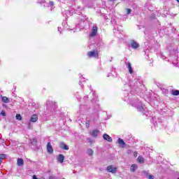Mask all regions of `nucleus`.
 <instances>
[{"mask_svg":"<svg viewBox=\"0 0 179 179\" xmlns=\"http://www.w3.org/2000/svg\"><path fill=\"white\" fill-rule=\"evenodd\" d=\"M87 153L90 156H93V150L92 149H88L87 151Z\"/></svg>","mask_w":179,"mask_h":179,"instance_id":"nucleus-19","label":"nucleus"},{"mask_svg":"<svg viewBox=\"0 0 179 179\" xmlns=\"http://www.w3.org/2000/svg\"><path fill=\"white\" fill-rule=\"evenodd\" d=\"M2 164V160H0V166Z\"/></svg>","mask_w":179,"mask_h":179,"instance_id":"nucleus-38","label":"nucleus"},{"mask_svg":"<svg viewBox=\"0 0 179 179\" xmlns=\"http://www.w3.org/2000/svg\"><path fill=\"white\" fill-rule=\"evenodd\" d=\"M59 148L63 149V150H69V146H68L65 143L61 142L59 144Z\"/></svg>","mask_w":179,"mask_h":179,"instance_id":"nucleus-5","label":"nucleus"},{"mask_svg":"<svg viewBox=\"0 0 179 179\" xmlns=\"http://www.w3.org/2000/svg\"><path fill=\"white\" fill-rule=\"evenodd\" d=\"M1 100L3 101V103H10V100L9 99V98L6 97V96H1Z\"/></svg>","mask_w":179,"mask_h":179,"instance_id":"nucleus-16","label":"nucleus"},{"mask_svg":"<svg viewBox=\"0 0 179 179\" xmlns=\"http://www.w3.org/2000/svg\"><path fill=\"white\" fill-rule=\"evenodd\" d=\"M96 34H97V27L96 26H94L92 28V33L90 34V37H94V36H96Z\"/></svg>","mask_w":179,"mask_h":179,"instance_id":"nucleus-9","label":"nucleus"},{"mask_svg":"<svg viewBox=\"0 0 179 179\" xmlns=\"http://www.w3.org/2000/svg\"><path fill=\"white\" fill-rule=\"evenodd\" d=\"M46 149H47L48 153H50V155H52V153H54V149L52 148V145H51L50 142L48 143Z\"/></svg>","mask_w":179,"mask_h":179,"instance_id":"nucleus-4","label":"nucleus"},{"mask_svg":"<svg viewBox=\"0 0 179 179\" xmlns=\"http://www.w3.org/2000/svg\"><path fill=\"white\" fill-rule=\"evenodd\" d=\"M137 110L143 114H145V108H143V105L142 103H139L138 105L136 106Z\"/></svg>","mask_w":179,"mask_h":179,"instance_id":"nucleus-7","label":"nucleus"},{"mask_svg":"<svg viewBox=\"0 0 179 179\" xmlns=\"http://www.w3.org/2000/svg\"><path fill=\"white\" fill-rule=\"evenodd\" d=\"M49 179H57V178L55 176H50L49 177Z\"/></svg>","mask_w":179,"mask_h":179,"instance_id":"nucleus-30","label":"nucleus"},{"mask_svg":"<svg viewBox=\"0 0 179 179\" xmlns=\"http://www.w3.org/2000/svg\"><path fill=\"white\" fill-rule=\"evenodd\" d=\"M148 179H154L153 176L150 175Z\"/></svg>","mask_w":179,"mask_h":179,"instance_id":"nucleus-34","label":"nucleus"},{"mask_svg":"<svg viewBox=\"0 0 179 179\" xmlns=\"http://www.w3.org/2000/svg\"><path fill=\"white\" fill-rule=\"evenodd\" d=\"M57 160L59 162V163H64V160H65V156H64L62 154H59L58 155Z\"/></svg>","mask_w":179,"mask_h":179,"instance_id":"nucleus-12","label":"nucleus"},{"mask_svg":"<svg viewBox=\"0 0 179 179\" xmlns=\"http://www.w3.org/2000/svg\"><path fill=\"white\" fill-rule=\"evenodd\" d=\"M78 101H79V99H78Z\"/></svg>","mask_w":179,"mask_h":179,"instance_id":"nucleus-42","label":"nucleus"},{"mask_svg":"<svg viewBox=\"0 0 179 179\" xmlns=\"http://www.w3.org/2000/svg\"><path fill=\"white\" fill-rule=\"evenodd\" d=\"M163 92H164V93H166V94H169V90H164V91Z\"/></svg>","mask_w":179,"mask_h":179,"instance_id":"nucleus-33","label":"nucleus"},{"mask_svg":"<svg viewBox=\"0 0 179 179\" xmlns=\"http://www.w3.org/2000/svg\"><path fill=\"white\" fill-rule=\"evenodd\" d=\"M86 127L87 128H89V127H90V121H87V122H86Z\"/></svg>","mask_w":179,"mask_h":179,"instance_id":"nucleus-27","label":"nucleus"},{"mask_svg":"<svg viewBox=\"0 0 179 179\" xmlns=\"http://www.w3.org/2000/svg\"><path fill=\"white\" fill-rule=\"evenodd\" d=\"M134 157H136V156H138V152H134Z\"/></svg>","mask_w":179,"mask_h":179,"instance_id":"nucleus-32","label":"nucleus"},{"mask_svg":"<svg viewBox=\"0 0 179 179\" xmlns=\"http://www.w3.org/2000/svg\"><path fill=\"white\" fill-rule=\"evenodd\" d=\"M103 138L105 141H107L108 142H113V138L107 134H103Z\"/></svg>","mask_w":179,"mask_h":179,"instance_id":"nucleus-8","label":"nucleus"},{"mask_svg":"<svg viewBox=\"0 0 179 179\" xmlns=\"http://www.w3.org/2000/svg\"><path fill=\"white\" fill-rule=\"evenodd\" d=\"M17 166H22L23 164H24V162L23 161V159L19 158L17 162Z\"/></svg>","mask_w":179,"mask_h":179,"instance_id":"nucleus-17","label":"nucleus"},{"mask_svg":"<svg viewBox=\"0 0 179 179\" xmlns=\"http://www.w3.org/2000/svg\"><path fill=\"white\" fill-rule=\"evenodd\" d=\"M54 6V2L50 1V5L48 6Z\"/></svg>","mask_w":179,"mask_h":179,"instance_id":"nucleus-31","label":"nucleus"},{"mask_svg":"<svg viewBox=\"0 0 179 179\" xmlns=\"http://www.w3.org/2000/svg\"><path fill=\"white\" fill-rule=\"evenodd\" d=\"M38 120V116L37 115L34 114L31 117L30 122H37Z\"/></svg>","mask_w":179,"mask_h":179,"instance_id":"nucleus-11","label":"nucleus"},{"mask_svg":"<svg viewBox=\"0 0 179 179\" xmlns=\"http://www.w3.org/2000/svg\"><path fill=\"white\" fill-rule=\"evenodd\" d=\"M171 94H172V96H179V90H172L171 91Z\"/></svg>","mask_w":179,"mask_h":179,"instance_id":"nucleus-15","label":"nucleus"},{"mask_svg":"<svg viewBox=\"0 0 179 179\" xmlns=\"http://www.w3.org/2000/svg\"><path fill=\"white\" fill-rule=\"evenodd\" d=\"M138 163H141V164H143L144 162H143V157H138Z\"/></svg>","mask_w":179,"mask_h":179,"instance_id":"nucleus-23","label":"nucleus"},{"mask_svg":"<svg viewBox=\"0 0 179 179\" xmlns=\"http://www.w3.org/2000/svg\"><path fill=\"white\" fill-rule=\"evenodd\" d=\"M109 1H114V0H109Z\"/></svg>","mask_w":179,"mask_h":179,"instance_id":"nucleus-41","label":"nucleus"},{"mask_svg":"<svg viewBox=\"0 0 179 179\" xmlns=\"http://www.w3.org/2000/svg\"><path fill=\"white\" fill-rule=\"evenodd\" d=\"M178 179H179V177L178 178Z\"/></svg>","mask_w":179,"mask_h":179,"instance_id":"nucleus-43","label":"nucleus"},{"mask_svg":"<svg viewBox=\"0 0 179 179\" xmlns=\"http://www.w3.org/2000/svg\"><path fill=\"white\" fill-rule=\"evenodd\" d=\"M117 143L119 144V146H120V148H125V141H124V140H122V138H118Z\"/></svg>","mask_w":179,"mask_h":179,"instance_id":"nucleus-10","label":"nucleus"},{"mask_svg":"<svg viewBox=\"0 0 179 179\" xmlns=\"http://www.w3.org/2000/svg\"><path fill=\"white\" fill-rule=\"evenodd\" d=\"M3 159H6V155L5 154H0V160H3Z\"/></svg>","mask_w":179,"mask_h":179,"instance_id":"nucleus-20","label":"nucleus"},{"mask_svg":"<svg viewBox=\"0 0 179 179\" xmlns=\"http://www.w3.org/2000/svg\"><path fill=\"white\" fill-rule=\"evenodd\" d=\"M58 30H59V27H58Z\"/></svg>","mask_w":179,"mask_h":179,"instance_id":"nucleus-40","label":"nucleus"},{"mask_svg":"<svg viewBox=\"0 0 179 179\" xmlns=\"http://www.w3.org/2000/svg\"><path fill=\"white\" fill-rule=\"evenodd\" d=\"M84 78L83 77L82 78H80V82H79V85H80V86H82V80H83V82L84 81Z\"/></svg>","mask_w":179,"mask_h":179,"instance_id":"nucleus-28","label":"nucleus"},{"mask_svg":"<svg viewBox=\"0 0 179 179\" xmlns=\"http://www.w3.org/2000/svg\"><path fill=\"white\" fill-rule=\"evenodd\" d=\"M46 106L48 110H50L51 113H54V111H55L56 109L58 108V106H57V102H54L52 101H48L46 102Z\"/></svg>","mask_w":179,"mask_h":179,"instance_id":"nucleus-1","label":"nucleus"},{"mask_svg":"<svg viewBox=\"0 0 179 179\" xmlns=\"http://www.w3.org/2000/svg\"><path fill=\"white\" fill-rule=\"evenodd\" d=\"M177 1V2H178L179 3V0H176Z\"/></svg>","mask_w":179,"mask_h":179,"instance_id":"nucleus-39","label":"nucleus"},{"mask_svg":"<svg viewBox=\"0 0 179 179\" xmlns=\"http://www.w3.org/2000/svg\"><path fill=\"white\" fill-rule=\"evenodd\" d=\"M87 141L89 142V143H90V145L94 143V141H93L91 138H87Z\"/></svg>","mask_w":179,"mask_h":179,"instance_id":"nucleus-22","label":"nucleus"},{"mask_svg":"<svg viewBox=\"0 0 179 179\" xmlns=\"http://www.w3.org/2000/svg\"><path fill=\"white\" fill-rule=\"evenodd\" d=\"M89 58H97L99 57V50H92L87 52Z\"/></svg>","mask_w":179,"mask_h":179,"instance_id":"nucleus-2","label":"nucleus"},{"mask_svg":"<svg viewBox=\"0 0 179 179\" xmlns=\"http://www.w3.org/2000/svg\"><path fill=\"white\" fill-rule=\"evenodd\" d=\"M1 115H3V117H6V113L5 112V110H2L1 112Z\"/></svg>","mask_w":179,"mask_h":179,"instance_id":"nucleus-25","label":"nucleus"},{"mask_svg":"<svg viewBox=\"0 0 179 179\" xmlns=\"http://www.w3.org/2000/svg\"><path fill=\"white\" fill-rule=\"evenodd\" d=\"M130 47L134 49L139 48V43H136L135 41H131L130 43Z\"/></svg>","mask_w":179,"mask_h":179,"instance_id":"nucleus-6","label":"nucleus"},{"mask_svg":"<svg viewBox=\"0 0 179 179\" xmlns=\"http://www.w3.org/2000/svg\"><path fill=\"white\" fill-rule=\"evenodd\" d=\"M32 178L33 179H38L36 175H34Z\"/></svg>","mask_w":179,"mask_h":179,"instance_id":"nucleus-35","label":"nucleus"},{"mask_svg":"<svg viewBox=\"0 0 179 179\" xmlns=\"http://www.w3.org/2000/svg\"><path fill=\"white\" fill-rule=\"evenodd\" d=\"M16 120H18V121H22V115L20 114L16 115Z\"/></svg>","mask_w":179,"mask_h":179,"instance_id":"nucleus-21","label":"nucleus"},{"mask_svg":"<svg viewBox=\"0 0 179 179\" xmlns=\"http://www.w3.org/2000/svg\"><path fill=\"white\" fill-rule=\"evenodd\" d=\"M137 169H138V165H136V164H133L130 167V171L132 173H135V171H136Z\"/></svg>","mask_w":179,"mask_h":179,"instance_id":"nucleus-13","label":"nucleus"},{"mask_svg":"<svg viewBox=\"0 0 179 179\" xmlns=\"http://www.w3.org/2000/svg\"><path fill=\"white\" fill-rule=\"evenodd\" d=\"M126 66H127L128 69L132 66L129 62H126Z\"/></svg>","mask_w":179,"mask_h":179,"instance_id":"nucleus-24","label":"nucleus"},{"mask_svg":"<svg viewBox=\"0 0 179 179\" xmlns=\"http://www.w3.org/2000/svg\"><path fill=\"white\" fill-rule=\"evenodd\" d=\"M89 97L87 96H84V100L86 101Z\"/></svg>","mask_w":179,"mask_h":179,"instance_id":"nucleus-36","label":"nucleus"},{"mask_svg":"<svg viewBox=\"0 0 179 179\" xmlns=\"http://www.w3.org/2000/svg\"><path fill=\"white\" fill-rule=\"evenodd\" d=\"M129 73H134V69H132V66L129 68Z\"/></svg>","mask_w":179,"mask_h":179,"instance_id":"nucleus-26","label":"nucleus"},{"mask_svg":"<svg viewBox=\"0 0 179 179\" xmlns=\"http://www.w3.org/2000/svg\"><path fill=\"white\" fill-rule=\"evenodd\" d=\"M31 145L32 146H36L37 145V139H36V138L31 139Z\"/></svg>","mask_w":179,"mask_h":179,"instance_id":"nucleus-18","label":"nucleus"},{"mask_svg":"<svg viewBox=\"0 0 179 179\" xmlns=\"http://www.w3.org/2000/svg\"><path fill=\"white\" fill-rule=\"evenodd\" d=\"M99 130L94 129L91 133V135L92 136H94V138H96V136H99Z\"/></svg>","mask_w":179,"mask_h":179,"instance_id":"nucleus-14","label":"nucleus"},{"mask_svg":"<svg viewBox=\"0 0 179 179\" xmlns=\"http://www.w3.org/2000/svg\"><path fill=\"white\" fill-rule=\"evenodd\" d=\"M106 170L109 173H112V174H115V173H117V167H115L113 165L108 166Z\"/></svg>","mask_w":179,"mask_h":179,"instance_id":"nucleus-3","label":"nucleus"},{"mask_svg":"<svg viewBox=\"0 0 179 179\" xmlns=\"http://www.w3.org/2000/svg\"><path fill=\"white\" fill-rule=\"evenodd\" d=\"M131 12H132V10L127 8V15H129V13H131Z\"/></svg>","mask_w":179,"mask_h":179,"instance_id":"nucleus-29","label":"nucleus"},{"mask_svg":"<svg viewBox=\"0 0 179 179\" xmlns=\"http://www.w3.org/2000/svg\"><path fill=\"white\" fill-rule=\"evenodd\" d=\"M44 2H45V0H41V3H44Z\"/></svg>","mask_w":179,"mask_h":179,"instance_id":"nucleus-37","label":"nucleus"}]
</instances>
